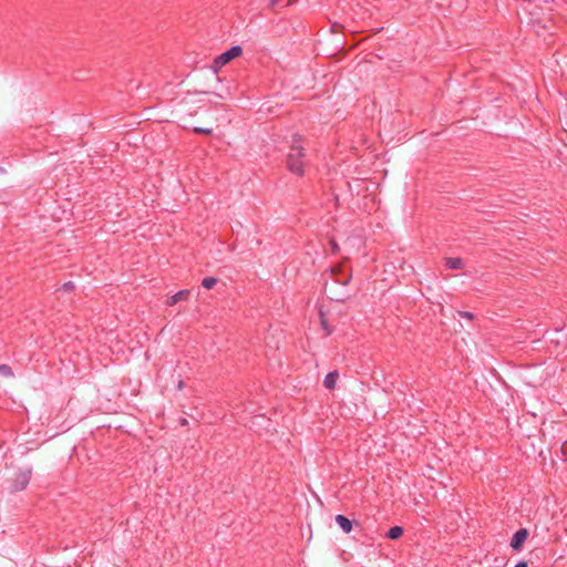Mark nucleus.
<instances>
[{
    "label": "nucleus",
    "instance_id": "obj_3",
    "mask_svg": "<svg viewBox=\"0 0 567 567\" xmlns=\"http://www.w3.org/2000/svg\"><path fill=\"white\" fill-rule=\"evenodd\" d=\"M241 53H243V48L240 45H233L231 48H229L221 54L217 55L214 59L213 66H212L214 72L217 73L221 66L226 65L234 59L240 56Z\"/></svg>",
    "mask_w": 567,
    "mask_h": 567
},
{
    "label": "nucleus",
    "instance_id": "obj_18",
    "mask_svg": "<svg viewBox=\"0 0 567 567\" xmlns=\"http://www.w3.org/2000/svg\"><path fill=\"white\" fill-rule=\"evenodd\" d=\"M527 566H528V565H527V561H525V560H519V561L515 565V567H527Z\"/></svg>",
    "mask_w": 567,
    "mask_h": 567
},
{
    "label": "nucleus",
    "instance_id": "obj_9",
    "mask_svg": "<svg viewBox=\"0 0 567 567\" xmlns=\"http://www.w3.org/2000/svg\"><path fill=\"white\" fill-rule=\"evenodd\" d=\"M445 266L449 269L457 270L463 268V260L458 257L456 258H446Z\"/></svg>",
    "mask_w": 567,
    "mask_h": 567
},
{
    "label": "nucleus",
    "instance_id": "obj_19",
    "mask_svg": "<svg viewBox=\"0 0 567 567\" xmlns=\"http://www.w3.org/2000/svg\"><path fill=\"white\" fill-rule=\"evenodd\" d=\"M3 172H4V169L2 167H0V173H3Z\"/></svg>",
    "mask_w": 567,
    "mask_h": 567
},
{
    "label": "nucleus",
    "instance_id": "obj_1",
    "mask_svg": "<svg viewBox=\"0 0 567 567\" xmlns=\"http://www.w3.org/2000/svg\"><path fill=\"white\" fill-rule=\"evenodd\" d=\"M301 141L300 135H293V143L290 146V152L287 155V168L298 176H303L305 171V148L298 143Z\"/></svg>",
    "mask_w": 567,
    "mask_h": 567
},
{
    "label": "nucleus",
    "instance_id": "obj_6",
    "mask_svg": "<svg viewBox=\"0 0 567 567\" xmlns=\"http://www.w3.org/2000/svg\"><path fill=\"white\" fill-rule=\"evenodd\" d=\"M189 295H190L189 290H186V289L179 290L178 292H176L175 295H173L172 297H169L167 299L166 305L171 307V306L176 305L179 301L187 300Z\"/></svg>",
    "mask_w": 567,
    "mask_h": 567
},
{
    "label": "nucleus",
    "instance_id": "obj_14",
    "mask_svg": "<svg viewBox=\"0 0 567 567\" xmlns=\"http://www.w3.org/2000/svg\"><path fill=\"white\" fill-rule=\"evenodd\" d=\"M193 132L196 133V134H204V135H212L213 134V130L212 128H206V127H193Z\"/></svg>",
    "mask_w": 567,
    "mask_h": 567
},
{
    "label": "nucleus",
    "instance_id": "obj_13",
    "mask_svg": "<svg viewBox=\"0 0 567 567\" xmlns=\"http://www.w3.org/2000/svg\"><path fill=\"white\" fill-rule=\"evenodd\" d=\"M0 374L10 378L13 377V371L8 364H0Z\"/></svg>",
    "mask_w": 567,
    "mask_h": 567
},
{
    "label": "nucleus",
    "instance_id": "obj_2",
    "mask_svg": "<svg viewBox=\"0 0 567 567\" xmlns=\"http://www.w3.org/2000/svg\"><path fill=\"white\" fill-rule=\"evenodd\" d=\"M31 475H32V468L31 467L19 470L16 473L13 478L8 480L7 489L10 493H16V492L23 491L28 486V484L30 482V478H31Z\"/></svg>",
    "mask_w": 567,
    "mask_h": 567
},
{
    "label": "nucleus",
    "instance_id": "obj_12",
    "mask_svg": "<svg viewBox=\"0 0 567 567\" xmlns=\"http://www.w3.org/2000/svg\"><path fill=\"white\" fill-rule=\"evenodd\" d=\"M217 284V278L215 277H205L203 280H202V286L205 288V289H212L214 288V286Z\"/></svg>",
    "mask_w": 567,
    "mask_h": 567
},
{
    "label": "nucleus",
    "instance_id": "obj_10",
    "mask_svg": "<svg viewBox=\"0 0 567 567\" xmlns=\"http://www.w3.org/2000/svg\"><path fill=\"white\" fill-rule=\"evenodd\" d=\"M403 533H404L403 527L396 525V526L391 527L386 532L385 536L389 539H399L403 535Z\"/></svg>",
    "mask_w": 567,
    "mask_h": 567
},
{
    "label": "nucleus",
    "instance_id": "obj_7",
    "mask_svg": "<svg viewBox=\"0 0 567 567\" xmlns=\"http://www.w3.org/2000/svg\"><path fill=\"white\" fill-rule=\"evenodd\" d=\"M339 373L337 370L329 372L323 380L324 388H327L328 390H333L336 388Z\"/></svg>",
    "mask_w": 567,
    "mask_h": 567
},
{
    "label": "nucleus",
    "instance_id": "obj_16",
    "mask_svg": "<svg viewBox=\"0 0 567 567\" xmlns=\"http://www.w3.org/2000/svg\"><path fill=\"white\" fill-rule=\"evenodd\" d=\"M330 247L333 254H337L340 250L339 245L334 238L330 239Z\"/></svg>",
    "mask_w": 567,
    "mask_h": 567
},
{
    "label": "nucleus",
    "instance_id": "obj_11",
    "mask_svg": "<svg viewBox=\"0 0 567 567\" xmlns=\"http://www.w3.org/2000/svg\"><path fill=\"white\" fill-rule=\"evenodd\" d=\"M319 316L321 327L326 331V334H331L333 332V329L329 326L328 320L324 318V313L321 310L319 311Z\"/></svg>",
    "mask_w": 567,
    "mask_h": 567
},
{
    "label": "nucleus",
    "instance_id": "obj_4",
    "mask_svg": "<svg viewBox=\"0 0 567 567\" xmlns=\"http://www.w3.org/2000/svg\"><path fill=\"white\" fill-rule=\"evenodd\" d=\"M529 536V532L527 528H520L517 532L514 533L512 539H511V547L514 551L522 550L524 543Z\"/></svg>",
    "mask_w": 567,
    "mask_h": 567
},
{
    "label": "nucleus",
    "instance_id": "obj_8",
    "mask_svg": "<svg viewBox=\"0 0 567 567\" xmlns=\"http://www.w3.org/2000/svg\"><path fill=\"white\" fill-rule=\"evenodd\" d=\"M341 271H342L341 267H334L331 269V272H332V276L334 277L336 282L347 286L351 279V275H349L344 278H340L339 275L341 274Z\"/></svg>",
    "mask_w": 567,
    "mask_h": 567
},
{
    "label": "nucleus",
    "instance_id": "obj_15",
    "mask_svg": "<svg viewBox=\"0 0 567 567\" xmlns=\"http://www.w3.org/2000/svg\"><path fill=\"white\" fill-rule=\"evenodd\" d=\"M458 316L461 318H464V319H467V320H473L474 319V313L473 312H470V311H457Z\"/></svg>",
    "mask_w": 567,
    "mask_h": 567
},
{
    "label": "nucleus",
    "instance_id": "obj_5",
    "mask_svg": "<svg viewBox=\"0 0 567 567\" xmlns=\"http://www.w3.org/2000/svg\"><path fill=\"white\" fill-rule=\"evenodd\" d=\"M334 519H336V523L339 525V527L346 534L351 533L354 525L359 526V523H357V522H354V520H352V519H350L347 516L341 515V514L336 515Z\"/></svg>",
    "mask_w": 567,
    "mask_h": 567
},
{
    "label": "nucleus",
    "instance_id": "obj_17",
    "mask_svg": "<svg viewBox=\"0 0 567 567\" xmlns=\"http://www.w3.org/2000/svg\"><path fill=\"white\" fill-rule=\"evenodd\" d=\"M74 284L72 281H68L62 286V289L66 292L72 291L74 289Z\"/></svg>",
    "mask_w": 567,
    "mask_h": 567
}]
</instances>
